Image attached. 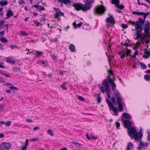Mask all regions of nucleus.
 Returning a JSON list of instances; mask_svg holds the SVG:
<instances>
[{
    "label": "nucleus",
    "instance_id": "obj_1",
    "mask_svg": "<svg viewBox=\"0 0 150 150\" xmlns=\"http://www.w3.org/2000/svg\"><path fill=\"white\" fill-rule=\"evenodd\" d=\"M128 133L131 139L134 138L136 141L139 140V138H141L142 136V129L141 128L139 133L137 132L134 127H131L128 130Z\"/></svg>",
    "mask_w": 150,
    "mask_h": 150
},
{
    "label": "nucleus",
    "instance_id": "obj_2",
    "mask_svg": "<svg viewBox=\"0 0 150 150\" xmlns=\"http://www.w3.org/2000/svg\"><path fill=\"white\" fill-rule=\"evenodd\" d=\"M114 94L116 98L117 103L118 106V111L122 112L123 110V104L124 103L122 102L121 95L118 90H116L114 93Z\"/></svg>",
    "mask_w": 150,
    "mask_h": 150
},
{
    "label": "nucleus",
    "instance_id": "obj_3",
    "mask_svg": "<svg viewBox=\"0 0 150 150\" xmlns=\"http://www.w3.org/2000/svg\"><path fill=\"white\" fill-rule=\"evenodd\" d=\"M73 6L75 7V9L78 11L82 10L83 11H86L89 10L88 7H87V6L85 4L81 3H76L74 4Z\"/></svg>",
    "mask_w": 150,
    "mask_h": 150
},
{
    "label": "nucleus",
    "instance_id": "obj_4",
    "mask_svg": "<svg viewBox=\"0 0 150 150\" xmlns=\"http://www.w3.org/2000/svg\"><path fill=\"white\" fill-rule=\"evenodd\" d=\"M105 11V9L103 5H98L95 7L94 12L96 14L102 15L104 13Z\"/></svg>",
    "mask_w": 150,
    "mask_h": 150
},
{
    "label": "nucleus",
    "instance_id": "obj_5",
    "mask_svg": "<svg viewBox=\"0 0 150 150\" xmlns=\"http://www.w3.org/2000/svg\"><path fill=\"white\" fill-rule=\"evenodd\" d=\"M106 101L108 104L110 109L112 110L115 113V115H117L118 113H117V108H115L113 105L112 103L111 102L110 100L108 99H106Z\"/></svg>",
    "mask_w": 150,
    "mask_h": 150
},
{
    "label": "nucleus",
    "instance_id": "obj_6",
    "mask_svg": "<svg viewBox=\"0 0 150 150\" xmlns=\"http://www.w3.org/2000/svg\"><path fill=\"white\" fill-rule=\"evenodd\" d=\"M135 25V29L136 31V33H142V31L143 30V27L144 25L139 23V22L137 21L136 22Z\"/></svg>",
    "mask_w": 150,
    "mask_h": 150
},
{
    "label": "nucleus",
    "instance_id": "obj_7",
    "mask_svg": "<svg viewBox=\"0 0 150 150\" xmlns=\"http://www.w3.org/2000/svg\"><path fill=\"white\" fill-rule=\"evenodd\" d=\"M10 143H3L0 145V150H8L11 148Z\"/></svg>",
    "mask_w": 150,
    "mask_h": 150
},
{
    "label": "nucleus",
    "instance_id": "obj_8",
    "mask_svg": "<svg viewBox=\"0 0 150 150\" xmlns=\"http://www.w3.org/2000/svg\"><path fill=\"white\" fill-rule=\"evenodd\" d=\"M104 86L105 90L106 92V93H110V86L108 83V81L107 80L105 79L102 83V86Z\"/></svg>",
    "mask_w": 150,
    "mask_h": 150
},
{
    "label": "nucleus",
    "instance_id": "obj_9",
    "mask_svg": "<svg viewBox=\"0 0 150 150\" xmlns=\"http://www.w3.org/2000/svg\"><path fill=\"white\" fill-rule=\"evenodd\" d=\"M122 116L124 118L126 119L124 120H122V122H131L130 120H129V119H130L131 117L128 114L126 113H124L122 114Z\"/></svg>",
    "mask_w": 150,
    "mask_h": 150
},
{
    "label": "nucleus",
    "instance_id": "obj_10",
    "mask_svg": "<svg viewBox=\"0 0 150 150\" xmlns=\"http://www.w3.org/2000/svg\"><path fill=\"white\" fill-rule=\"evenodd\" d=\"M84 1L85 2V5L89 7V10L92 6L91 3L94 2V0H84Z\"/></svg>",
    "mask_w": 150,
    "mask_h": 150
},
{
    "label": "nucleus",
    "instance_id": "obj_11",
    "mask_svg": "<svg viewBox=\"0 0 150 150\" xmlns=\"http://www.w3.org/2000/svg\"><path fill=\"white\" fill-rule=\"evenodd\" d=\"M106 21L111 24H114L115 23L114 18L112 16L108 17L106 19Z\"/></svg>",
    "mask_w": 150,
    "mask_h": 150
},
{
    "label": "nucleus",
    "instance_id": "obj_12",
    "mask_svg": "<svg viewBox=\"0 0 150 150\" xmlns=\"http://www.w3.org/2000/svg\"><path fill=\"white\" fill-rule=\"evenodd\" d=\"M144 20H143L142 18H138L139 21H137L138 22H139V23L144 25L145 23V21L146 17V16L145 15L143 14Z\"/></svg>",
    "mask_w": 150,
    "mask_h": 150
},
{
    "label": "nucleus",
    "instance_id": "obj_13",
    "mask_svg": "<svg viewBox=\"0 0 150 150\" xmlns=\"http://www.w3.org/2000/svg\"><path fill=\"white\" fill-rule=\"evenodd\" d=\"M6 61L8 63H10L11 64H14L15 62L13 60V58L12 57H10L7 58L6 59Z\"/></svg>",
    "mask_w": 150,
    "mask_h": 150
},
{
    "label": "nucleus",
    "instance_id": "obj_14",
    "mask_svg": "<svg viewBox=\"0 0 150 150\" xmlns=\"http://www.w3.org/2000/svg\"><path fill=\"white\" fill-rule=\"evenodd\" d=\"M126 50H123L118 53V54L120 55L121 59H123L125 56V53Z\"/></svg>",
    "mask_w": 150,
    "mask_h": 150
},
{
    "label": "nucleus",
    "instance_id": "obj_15",
    "mask_svg": "<svg viewBox=\"0 0 150 150\" xmlns=\"http://www.w3.org/2000/svg\"><path fill=\"white\" fill-rule=\"evenodd\" d=\"M6 15L7 17L5 19H8L11 16H13V11L11 10H8L7 11Z\"/></svg>",
    "mask_w": 150,
    "mask_h": 150
},
{
    "label": "nucleus",
    "instance_id": "obj_16",
    "mask_svg": "<svg viewBox=\"0 0 150 150\" xmlns=\"http://www.w3.org/2000/svg\"><path fill=\"white\" fill-rule=\"evenodd\" d=\"M125 127L127 128V130L129 129L131 127L132 122H123Z\"/></svg>",
    "mask_w": 150,
    "mask_h": 150
},
{
    "label": "nucleus",
    "instance_id": "obj_17",
    "mask_svg": "<svg viewBox=\"0 0 150 150\" xmlns=\"http://www.w3.org/2000/svg\"><path fill=\"white\" fill-rule=\"evenodd\" d=\"M133 144L131 142H129L127 145L126 150H132L133 149Z\"/></svg>",
    "mask_w": 150,
    "mask_h": 150
},
{
    "label": "nucleus",
    "instance_id": "obj_18",
    "mask_svg": "<svg viewBox=\"0 0 150 150\" xmlns=\"http://www.w3.org/2000/svg\"><path fill=\"white\" fill-rule=\"evenodd\" d=\"M56 13L54 14V17L56 18H57L60 16V13L61 11L59 8H55Z\"/></svg>",
    "mask_w": 150,
    "mask_h": 150
},
{
    "label": "nucleus",
    "instance_id": "obj_19",
    "mask_svg": "<svg viewBox=\"0 0 150 150\" xmlns=\"http://www.w3.org/2000/svg\"><path fill=\"white\" fill-rule=\"evenodd\" d=\"M33 7H34L37 8L38 10L40 11L41 10H44L45 9V8L42 6H38L37 5H35Z\"/></svg>",
    "mask_w": 150,
    "mask_h": 150
},
{
    "label": "nucleus",
    "instance_id": "obj_20",
    "mask_svg": "<svg viewBox=\"0 0 150 150\" xmlns=\"http://www.w3.org/2000/svg\"><path fill=\"white\" fill-rule=\"evenodd\" d=\"M59 3H64L66 5L70 3V0H57Z\"/></svg>",
    "mask_w": 150,
    "mask_h": 150
},
{
    "label": "nucleus",
    "instance_id": "obj_21",
    "mask_svg": "<svg viewBox=\"0 0 150 150\" xmlns=\"http://www.w3.org/2000/svg\"><path fill=\"white\" fill-rule=\"evenodd\" d=\"M86 136L87 139L89 140H96L97 139V137H94L91 135L90 136H89L88 134L87 133H86Z\"/></svg>",
    "mask_w": 150,
    "mask_h": 150
},
{
    "label": "nucleus",
    "instance_id": "obj_22",
    "mask_svg": "<svg viewBox=\"0 0 150 150\" xmlns=\"http://www.w3.org/2000/svg\"><path fill=\"white\" fill-rule=\"evenodd\" d=\"M8 4L7 0H2L0 1V5L2 6H4L7 5Z\"/></svg>",
    "mask_w": 150,
    "mask_h": 150
},
{
    "label": "nucleus",
    "instance_id": "obj_23",
    "mask_svg": "<svg viewBox=\"0 0 150 150\" xmlns=\"http://www.w3.org/2000/svg\"><path fill=\"white\" fill-rule=\"evenodd\" d=\"M142 33H136L134 35V39L135 40H137L138 38H142Z\"/></svg>",
    "mask_w": 150,
    "mask_h": 150
},
{
    "label": "nucleus",
    "instance_id": "obj_24",
    "mask_svg": "<svg viewBox=\"0 0 150 150\" xmlns=\"http://www.w3.org/2000/svg\"><path fill=\"white\" fill-rule=\"evenodd\" d=\"M111 3L112 4H114L116 7L118 4L120 3L119 0H111Z\"/></svg>",
    "mask_w": 150,
    "mask_h": 150
},
{
    "label": "nucleus",
    "instance_id": "obj_25",
    "mask_svg": "<svg viewBox=\"0 0 150 150\" xmlns=\"http://www.w3.org/2000/svg\"><path fill=\"white\" fill-rule=\"evenodd\" d=\"M69 47L70 50L71 52H74L75 51V47L73 44H70Z\"/></svg>",
    "mask_w": 150,
    "mask_h": 150
},
{
    "label": "nucleus",
    "instance_id": "obj_26",
    "mask_svg": "<svg viewBox=\"0 0 150 150\" xmlns=\"http://www.w3.org/2000/svg\"><path fill=\"white\" fill-rule=\"evenodd\" d=\"M111 75H108L107 76L108 83L109 82L110 83L114 82L113 80L112 79V78H111Z\"/></svg>",
    "mask_w": 150,
    "mask_h": 150
},
{
    "label": "nucleus",
    "instance_id": "obj_27",
    "mask_svg": "<svg viewBox=\"0 0 150 150\" xmlns=\"http://www.w3.org/2000/svg\"><path fill=\"white\" fill-rule=\"evenodd\" d=\"M29 141V140L28 139H26L25 142V146H23L22 147V149H24L25 150H26L27 149V147L28 145V143Z\"/></svg>",
    "mask_w": 150,
    "mask_h": 150
},
{
    "label": "nucleus",
    "instance_id": "obj_28",
    "mask_svg": "<svg viewBox=\"0 0 150 150\" xmlns=\"http://www.w3.org/2000/svg\"><path fill=\"white\" fill-rule=\"evenodd\" d=\"M0 40L3 43H7L8 42V40L5 37H1L0 38Z\"/></svg>",
    "mask_w": 150,
    "mask_h": 150
},
{
    "label": "nucleus",
    "instance_id": "obj_29",
    "mask_svg": "<svg viewBox=\"0 0 150 150\" xmlns=\"http://www.w3.org/2000/svg\"><path fill=\"white\" fill-rule=\"evenodd\" d=\"M112 84L111 88L113 91L114 92L115 90V88L116 86V85L115 82H113L111 83H110Z\"/></svg>",
    "mask_w": 150,
    "mask_h": 150
},
{
    "label": "nucleus",
    "instance_id": "obj_30",
    "mask_svg": "<svg viewBox=\"0 0 150 150\" xmlns=\"http://www.w3.org/2000/svg\"><path fill=\"white\" fill-rule=\"evenodd\" d=\"M139 64H140V66L141 68L142 69H146V68L147 66H146V65L145 64H144V63H143L142 62H140L139 63Z\"/></svg>",
    "mask_w": 150,
    "mask_h": 150
},
{
    "label": "nucleus",
    "instance_id": "obj_31",
    "mask_svg": "<svg viewBox=\"0 0 150 150\" xmlns=\"http://www.w3.org/2000/svg\"><path fill=\"white\" fill-rule=\"evenodd\" d=\"M131 52V50H128V51L127 52L126 51V52L125 53V55H126V57H127V56H130L131 57V58H133V57L130 54Z\"/></svg>",
    "mask_w": 150,
    "mask_h": 150
},
{
    "label": "nucleus",
    "instance_id": "obj_32",
    "mask_svg": "<svg viewBox=\"0 0 150 150\" xmlns=\"http://www.w3.org/2000/svg\"><path fill=\"white\" fill-rule=\"evenodd\" d=\"M144 28L150 29V23L149 21H146Z\"/></svg>",
    "mask_w": 150,
    "mask_h": 150
},
{
    "label": "nucleus",
    "instance_id": "obj_33",
    "mask_svg": "<svg viewBox=\"0 0 150 150\" xmlns=\"http://www.w3.org/2000/svg\"><path fill=\"white\" fill-rule=\"evenodd\" d=\"M132 14L134 15H142L143 14L142 12H138L137 11H133Z\"/></svg>",
    "mask_w": 150,
    "mask_h": 150
},
{
    "label": "nucleus",
    "instance_id": "obj_34",
    "mask_svg": "<svg viewBox=\"0 0 150 150\" xmlns=\"http://www.w3.org/2000/svg\"><path fill=\"white\" fill-rule=\"evenodd\" d=\"M61 87L63 88V89L64 90H66L67 88V85H66V82H64L62 85L61 86Z\"/></svg>",
    "mask_w": 150,
    "mask_h": 150
},
{
    "label": "nucleus",
    "instance_id": "obj_35",
    "mask_svg": "<svg viewBox=\"0 0 150 150\" xmlns=\"http://www.w3.org/2000/svg\"><path fill=\"white\" fill-rule=\"evenodd\" d=\"M117 8H119L120 10L123 9L124 8V6L123 5L118 4L116 6Z\"/></svg>",
    "mask_w": 150,
    "mask_h": 150
},
{
    "label": "nucleus",
    "instance_id": "obj_36",
    "mask_svg": "<svg viewBox=\"0 0 150 150\" xmlns=\"http://www.w3.org/2000/svg\"><path fill=\"white\" fill-rule=\"evenodd\" d=\"M37 54L35 55L37 57H40L41 55L42 54V52H39L38 51H36Z\"/></svg>",
    "mask_w": 150,
    "mask_h": 150
},
{
    "label": "nucleus",
    "instance_id": "obj_37",
    "mask_svg": "<svg viewBox=\"0 0 150 150\" xmlns=\"http://www.w3.org/2000/svg\"><path fill=\"white\" fill-rule=\"evenodd\" d=\"M5 22V21L4 20L0 21V28H1L4 25Z\"/></svg>",
    "mask_w": 150,
    "mask_h": 150
},
{
    "label": "nucleus",
    "instance_id": "obj_38",
    "mask_svg": "<svg viewBox=\"0 0 150 150\" xmlns=\"http://www.w3.org/2000/svg\"><path fill=\"white\" fill-rule=\"evenodd\" d=\"M101 98L100 97V94L98 95L97 97V101L98 103L101 102Z\"/></svg>",
    "mask_w": 150,
    "mask_h": 150
},
{
    "label": "nucleus",
    "instance_id": "obj_39",
    "mask_svg": "<svg viewBox=\"0 0 150 150\" xmlns=\"http://www.w3.org/2000/svg\"><path fill=\"white\" fill-rule=\"evenodd\" d=\"M145 144L144 143L142 142H140V146L138 148V149L141 150V148L142 147H143L145 146Z\"/></svg>",
    "mask_w": 150,
    "mask_h": 150
},
{
    "label": "nucleus",
    "instance_id": "obj_40",
    "mask_svg": "<svg viewBox=\"0 0 150 150\" xmlns=\"http://www.w3.org/2000/svg\"><path fill=\"white\" fill-rule=\"evenodd\" d=\"M108 73L109 74L112 76L114 75V73L111 69V68L110 67V70H108Z\"/></svg>",
    "mask_w": 150,
    "mask_h": 150
},
{
    "label": "nucleus",
    "instance_id": "obj_41",
    "mask_svg": "<svg viewBox=\"0 0 150 150\" xmlns=\"http://www.w3.org/2000/svg\"><path fill=\"white\" fill-rule=\"evenodd\" d=\"M144 78L146 81H149L150 79V75L146 74L144 76Z\"/></svg>",
    "mask_w": 150,
    "mask_h": 150
},
{
    "label": "nucleus",
    "instance_id": "obj_42",
    "mask_svg": "<svg viewBox=\"0 0 150 150\" xmlns=\"http://www.w3.org/2000/svg\"><path fill=\"white\" fill-rule=\"evenodd\" d=\"M71 143H73L76 146L79 147V146L81 145V144L78 142H71Z\"/></svg>",
    "mask_w": 150,
    "mask_h": 150
},
{
    "label": "nucleus",
    "instance_id": "obj_43",
    "mask_svg": "<svg viewBox=\"0 0 150 150\" xmlns=\"http://www.w3.org/2000/svg\"><path fill=\"white\" fill-rule=\"evenodd\" d=\"M83 23L82 22H81L79 24H76V25L75 26V28H78L80 27L81 25H83Z\"/></svg>",
    "mask_w": 150,
    "mask_h": 150
},
{
    "label": "nucleus",
    "instance_id": "obj_44",
    "mask_svg": "<svg viewBox=\"0 0 150 150\" xmlns=\"http://www.w3.org/2000/svg\"><path fill=\"white\" fill-rule=\"evenodd\" d=\"M47 132L48 134L51 136H53L54 135L52 131L50 129H48L47 131Z\"/></svg>",
    "mask_w": 150,
    "mask_h": 150
},
{
    "label": "nucleus",
    "instance_id": "obj_45",
    "mask_svg": "<svg viewBox=\"0 0 150 150\" xmlns=\"http://www.w3.org/2000/svg\"><path fill=\"white\" fill-rule=\"evenodd\" d=\"M133 45H134V43H132L131 44H128L127 42H125L123 45L128 47V46H131Z\"/></svg>",
    "mask_w": 150,
    "mask_h": 150
},
{
    "label": "nucleus",
    "instance_id": "obj_46",
    "mask_svg": "<svg viewBox=\"0 0 150 150\" xmlns=\"http://www.w3.org/2000/svg\"><path fill=\"white\" fill-rule=\"evenodd\" d=\"M1 124H5V125L9 126L11 125V122H0Z\"/></svg>",
    "mask_w": 150,
    "mask_h": 150
},
{
    "label": "nucleus",
    "instance_id": "obj_47",
    "mask_svg": "<svg viewBox=\"0 0 150 150\" xmlns=\"http://www.w3.org/2000/svg\"><path fill=\"white\" fill-rule=\"evenodd\" d=\"M10 88L12 90H14L16 91H18V88L17 87H16L14 86H11L10 87Z\"/></svg>",
    "mask_w": 150,
    "mask_h": 150
},
{
    "label": "nucleus",
    "instance_id": "obj_48",
    "mask_svg": "<svg viewBox=\"0 0 150 150\" xmlns=\"http://www.w3.org/2000/svg\"><path fill=\"white\" fill-rule=\"evenodd\" d=\"M121 27L124 29H126L128 28V25L126 24L123 23L121 25Z\"/></svg>",
    "mask_w": 150,
    "mask_h": 150
},
{
    "label": "nucleus",
    "instance_id": "obj_49",
    "mask_svg": "<svg viewBox=\"0 0 150 150\" xmlns=\"http://www.w3.org/2000/svg\"><path fill=\"white\" fill-rule=\"evenodd\" d=\"M18 3L20 5H22V4H25V2L23 0H19L18 1Z\"/></svg>",
    "mask_w": 150,
    "mask_h": 150
},
{
    "label": "nucleus",
    "instance_id": "obj_50",
    "mask_svg": "<svg viewBox=\"0 0 150 150\" xmlns=\"http://www.w3.org/2000/svg\"><path fill=\"white\" fill-rule=\"evenodd\" d=\"M10 47H11V48L12 50H13L14 48H18V46H16V45H10Z\"/></svg>",
    "mask_w": 150,
    "mask_h": 150
},
{
    "label": "nucleus",
    "instance_id": "obj_51",
    "mask_svg": "<svg viewBox=\"0 0 150 150\" xmlns=\"http://www.w3.org/2000/svg\"><path fill=\"white\" fill-rule=\"evenodd\" d=\"M147 132L148 134V135L147 136L148 139L149 141H150V130H148Z\"/></svg>",
    "mask_w": 150,
    "mask_h": 150
},
{
    "label": "nucleus",
    "instance_id": "obj_52",
    "mask_svg": "<svg viewBox=\"0 0 150 150\" xmlns=\"http://www.w3.org/2000/svg\"><path fill=\"white\" fill-rule=\"evenodd\" d=\"M139 54V52H138L137 50L135 51L134 52V54L133 55V56H132L133 58V57H135L138 54Z\"/></svg>",
    "mask_w": 150,
    "mask_h": 150
},
{
    "label": "nucleus",
    "instance_id": "obj_53",
    "mask_svg": "<svg viewBox=\"0 0 150 150\" xmlns=\"http://www.w3.org/2000/svg\"><path fill=\"white\" fill-rule=\"evenodd\" d=\"M150 29L149 28H144V31L145 33L148 34L149 33Z\"/></svg>",
    "mask_w": 150,
    "mask_h": 150
},
{
    "label": "nucleus",
    "instance_id": "obj_54",
    "mask_svg": "<svg viewBox=\"0 0 150 150\" xmlns=\"http://www.w3.org/2000/svg\"><path fill=\"white\" fill-rule=\"evenodd\" d=\"M150 56V54H149V53H147L146 54H145L144 55L143 57L145 58V59H147L148 58V57H149Z\"/></svg>",
    "mask_w": 150,
    "mask_h": 150
},
{
    "label": "nucleus",
    "instance_id": "obj_55",
    "mask_svg": "<svg viewBox=\"0 0 150 150\" xmlns=\"http://www.w3.org/2000/svg\"><path fill=\"white\" fill-rule=\"evenodd\" d=\"M5 82V80L2 77H0V82L4 83Z\"/></svg>",
    "mask_w": 150,
    "mask_h": 150
},
{
    "label": "nucleus",
    "instance_id": "obj_56",
    "mask_svg": "<svg viewBox=\"0 0 150 150\" xmlns=\"http://www.w3.org/2000/svg\"><path fill=\"white\" fill-rule=\"evenodd\" d=\"M104 86H102V87H100V90L103 93H104L105 92L104 89Z\"/></svg>",
    "mask_w": 150,
    "mask_h": 150
},
{
    "label": "nucleus",
    "instance_id": "obj_57",
    "mask_svg": "<svg viewBox=\"0 0 150 150\" xmlns=\"http://www.w3.org/2000/svg\"><path fill=\"white\" fill-rule=\"evenodd\" d=\"M21 34L25 36H27L28 35L27 34L26 32L24 31L21 32Z\"/></svg>",
    "mask_w": 150,
    "mask_h": 150
},
{
    "label": "nucleus",
    "instance_id": "obj_58",
    "mask_svg": "<svg viewBox=\"0 0 150 150\" xmlns=\"http://www.w3.org/2000/svg\"><path fill=\"white\" fill-rule=\"evenodd\" d=\"M79 99L81 101H83L84 100V99L82 96H79L78 97Z\"/></svg>",
    "mask_w": 150,
    "mask_h": 150
},
{
    "label": "nucleus",
    "instance_id": "obj_59",
    "mask_svg": "<svg viewBox=\"0 0 150 150\" xmlns=\"http://www.w3.org/2000/svg\"><path fill=\"white\" fill-rule=\"evenodd\" d=\"M111 100L112 103L115 104V103L116 100L114 97H112L111 99Z\"/></svg>",
    "mask_w": 150,
    "mask_h": 150
},
{
    "label": "nucleus",
    "instance_id": "obj_60",
    "mask_svg": "<svg viewBox=\"0 0 150 150\" xmlns=\"http://www.w3.org/2000/svg\"><path fill=\"white\" fill-rule=\"evenodd\" d=\"M38 139V138H35L34 139H31L30 140V142H33L37 141Z\"/></svg>",
    "mask_w": 150,
    "mask_h": 150
},
{
    "label": "nucleus",
    "instance_id": "obj_61",
    "mask_svg": "<svg viewBox=\"0 0 150 150\" xmlns=\"http://www.w3.org/2000/svg\"><path fill=\"white\" fill-rule=\"evenodd\" d=\"M115 125L117 128L118 129H119V127H120V124L119 122H115Z\"/></svg>",
    "mask_w": 150,
    "mask_h": 150
},
{
    "label": "nucleus",
    "instance_id": "obj_62",
    "mask_svg": "<svg viewBox=\"0 0 150 150\" xmlns=\"http://www.w3.org/2000/svg\"><path fill=\"white\" fill-rule=\"evenodd\" d=\"M52 59H54V61L57 60V57L55 55H52Z\"/></svg>",
    "mask_w": 150,
    "mask_h": 150
},
{
    "label": "nucleus",
    "instance_id": "obj_63",
    "mask_svg": "<svg viewBox=\"0 0 150 150\" xmlns=\"http://www.w3.org/2000/svg\"><path fill=\"white\" fill-rule=\"evenodd\" d=\"M4 107V106L3 104H1L0 105V110L3 109Z\"/></svg>",
    "mask_w": 150,
    "mask_h": 150
},
{
    "label": "nucleus",
    "instance_id": "obj_64",
    "mask_svg": "<svg viewBox=\"0 0 150 150\" xmlns=\"http://www.w3.org/2000/svg\"><path fill=\"white\" fill-rule=\"evenodd\" d=\"M129 22L132 25H135L136 23L135 24V22L134 21H129Z\"/></svg>",
    "mask_w": 150,
    "mask_h": 150
}]
</instances>
